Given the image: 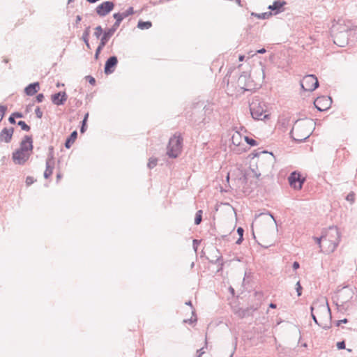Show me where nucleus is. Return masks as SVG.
I'll return each instance as SVG.
<instances>
[{"instance_id": "f257e3e1", "label": "nucleus", "mask_w": 357, "mask_h": 357, "mask_svg": "<svg viewBox=\"0 0 357 357\" xmlns=\"http://www.w3.org/2000/svg\"><path fill=\"white\" fill-rule=\"evenodd\" d=\"M353 29L350 21L342 18L334 20L331 30L334 43L340 47L347 45L349 42V32Z\"/></svg>"}, {"instance_id": "f03ea898", "label": "nucleus", "mask_w": 357, "mask_h": 357, "mask_svg": "<svg viewBox=\"0 0 357 357\" xmlns=\"http://www.w3.org/2000/svg\"><path fill=\"white\" fill-rule=\"evenodd\" d=\"M315 123L312 120L297 121L292 128L290 135L295 141L303 142L312 134V128Z\"/></svg>"}, {"instance_id": "7ed1b4c3", "label": "nucleus", "mask_w": 357, "mask_h": 357, "mask_svg": "<svg viewBox=\"0 0 357 357\" xmlns=\"http://www.w3.org/2000/svg\"><path fill=\"white\" fill-rule=\"evenodd\" d=\"M32 143L31 137H24L20 147L13 153L12 158L15 164L22 165L29 160L33 150Z\"/></svg>"}, {"instance_id": "20e7f679", "label": "nucleus", "mask_w": 357, "mask_h": 357, "mask_svg": "<svg viewBox=\"0 0 357 357\" xmlns=\"http://www.w3.org/2000/svg\"><path fill=\"white\" fill-rule=\"evenodd\" d=\"M340 233L335 226L329 227L323 231L324 248L325 252H333L338 246L340 241Z\"/></svg>"}, {"instance_id": "39448f33", "label": "nucleus", "mask_w": 357, "mask_h": 357, "mask_svg": "<svg viewBox=\"0 0 357 357\" xmlns=\"http://www.w3.org/2000/svg\"><path fill=\"white\" fill-rule=\"evenodd\" d=\"M311 312H314L321 318H328L330 322L332 319L331 309L328 306L327 299L324 297L314 301L310 307Z\"/></svg>"}, {"instance_id": "423d86ee", "label": "nucleus", "mask_w": 357, "mask_h": 357, "mask_svg": "<svg viewBox=\"0 0 357 357\" xmlns=\"http://www.w3.org/2000/svg\"><path fill=\"white\" fill-rule=\"evenodd\" d=\"M273 160V155L271 153H268V151L261 152V155L258 157V161L257 164V169L259 170V172H257L255 171V169H252V171L255 174V177L259 178L261 174V172L264 171L266 168H269L271 167Z\"/></svg>"}, {"instance_id": "0eeeda50", "label": "nucleus", "mask_w": 357, "mask_h": 357, "mask_svg": "<svg viewBox=\"0 0 357 357\" xmlns=\"http://www.w3.org/2000/svg\"><path fill=\"white\" fill-rule=\"evenodd\" d=\"M183 139L180 135H174L169 139L167 154L169 158H176L181 153Z\"/></svg>"}, {"instance_id": "6e6552de", "label": "nucleus", "mask_w": 357, "mask_h": 357, "mask_svg": "<svg viewBox=\"0 0 357 357\" xmlns=\"http://www.w3.org/2000/svg\"><path fill=\"white\" fill-rule=\"evenodd\" d=\"M265 105L259 101V99L252 100L250 104V114L253 119L257 120H262L266 118L267 115L265 114Z\"/></svg>"}, {"instance_id": "1a4fd4ad", "label": "nucleus", "mask_w": 357, "mask_h": 357, "mask_svg": "<svg viewBox=\"0 0 357 357\" xmlns=\"http://www.w3.org/2000/svg\"><path fill=\"white\" fill-rule=\"evenodd\" d=\"M301 85L304 91H313L319 86V82L315 75H307L303 78Z\"/></svg>"}, {"instance_id": "9d476101", "label": "nucleus", "mask_w": 357, "mask_h": 357, "mask_svg": "<svg viewBox=\"0 0 357 357\" xmlns=\"http://www.w3.org/2000/svg\"><path fill=\"white\" fill-rule=\"evenodd\" d=\"M354 295L353 289L349 287H344L340 289L337 295V305H343L350 301Z\"/></svg>"}, {"instance_id": "9b49d317", "label": "nucleus", "mask_w": 357, "mask_h": 357, "mask_svg": "<svg viewBox=\"0 0 357 357\" xmlns=\"http://www.w3.org/2000/svg\"><path fill=\"white\" fill-rule=\"evenodd\" d=\"M315 107L319 111H324L329 109L332 104V98L329 96L318 97L314 102Z\"/></svg>"}, {"instance_id": "f8f14e48", "label": "nucleus", "mask_w": 357, "mask_h": 357, "mask_svg": "<svg viewBox=\"0 0 357 357\" xmlns=\"http://www.w3.org/2000/svg\"><path fill=\"white\" fill-rule=\"evenodd\" d=\"M114 7V4L112 1H107L97 6L96 11L99 16L104 17L109 13L113 10Z\"/></svg>"}, {"instance_id": "ddd939ff", "label": "nucleus", "mask_w": 357, "mask_h": 357, "mask_svg": "<svg viewBox=\"0 0 357 357\" xmlns=\"http://www.w3.org/2000/svg\"><path fill=\"white\" fill-rule=\"evenodd\" d=\"M303 181L304 179H302L301 175L296 172H292L289 177L290 185L296 190L301 189Z\"/></svg>"}, {"instance_id": "4468645a", "label": "nucleus", "mask_w": 357, "mask_h": 357, "mask_svg": "<svg viewBox=\"0 0 357 357\" xmlns=\"http://www.w3.org/2000/svg\"><path fill=\"white\" fill-rule=\"evenodd\" d=\"M118 63V59L116 56H110L107 59L105 64V73L109 75L114 73V68Z\"/></svg>"}, {"instance_id": "2eb2a0df", "label": "nucleus", "mask_w": 357, "mask_h": 357, "mask_svg": "<svg viewBox=\"0 0 357 357\" xmlns=\"http://www.w3.org/2000/svg\"><path fill=\"white\" fill-rule=\"evenodd\" d=\"M120 24L121 23L119 22L116 20V22H114L112 27L106 29L104 31L103 35L100 40L107 43L109 38L114 35L115 31L117 30Z\"/></svg>"}, {"instance_id": "dca6fc26", "label": "nucleus", "mask_w": 357, "mask_h": 357, "mask_svg": "<svg viewBox=\"0 0 357 357\" xmlns=\"http://www.w3.org/2000/svg\"><path fill=\"white\" fill-rule=\"evenodd\" d=\"M14 132L13 128H4L1 132H0V142H5L8 143L10 142L13 135Z\"/></svg>"}, {"instance_id": "f3484780", "label": "nucleus", "mask_w": 357, "mask_h": 357, "mask_svg": "<svg viewBox=\"0 0 357 357\" xmlns=\"http://www.w3.org/2000/svg\"><path fill=\"white\" fill-rule=\"evenodd\" d=\"M52 101L56 105H63L67 100V95L65 92H58L52 95Z\"/></svg>"}, {"instance_id": "a211bd4d", "label": "nucleus", "mask_w": 357, "mask_h": 357, "mask_svg": "<svg viewBox=\"0 0 357 357\" xmlns=\"http://www.w3.org/2000/svg\"><path fill=\"white\" fill-rule=\"evenodd\" d=\"M238 85L239 87L244 90H250L251 84L249 81V77L245 73L241 75L238 79Z\"/></svg>"}, {"instance_id": "6ab92c4d", "label": "nucleus", "mask_w": 357, "mask_h": 357, "mask_svg": "<svg viewBox=\"0 0 357 357\" xmlns=\"http://www.w3.org/2000/svg\"><path fill=\"white\" fill-rule=\"evenodd\" d=\"M54 166V157L50 154L46 160V169L44 172V177L48 178L52 174Z\"/></svg>"}, {"instance_id": "aec40b11", "label": "nucleus", "mask_w": 357, "mask_h": 357, "mask_svg": "<svg viewBox=\"0 0 357 357\" xmlns=\"http://www.w3.org/2000/svg\"><path fill=\"white\" fill-rule=\"evenodd\" d=\"M133 13H134L133 8L130 7L126 11H124L123 13H114L113 15V17L116 20H117L118 22H119L121 23L124 18L132 15Z\"/></svg>"}, {"instance_id": "412c9836", "label": "nucleus", "mask_w": 357, "mask_h": 357, "mask_svg": "<svg viewBox=\"0 0 357 357\" xmlns=\"http://www.w3.org/2000/svg\"><path fill=\"white\" fill-rule=\"evenodd\" d=\"M40 89V84L38 82H34L29 84L24 89V93L27 96H33L36 94L38 90Z\"/></svg>"}, {"instance_id": "4be33fe9", "label": "nucleus", "mask_w": 357, "mask_h": 357, "mask_svg": "<svg viewBox=\"0 0 357 357\" xmlns=\"http://www.w3.org/2000/svg\"><path fill=\"white\" fill-rule=\"evenodd\" d=\"M285 4L286 2L284 1H275L272 5L268 6V9L275 11V14H277L281 11V8Z\"/></svg>"}, {"instance_id": "5701e85b", "label": "nucleus", "mask_w": 357, "mask_h": 357, "mask_svg": "<svg viewBox=\"0 0 357 357\" xmlns=\"http://www.w3.org/2000/svg\"><path fill=\"white\" fill-rule=\"evenodd\" d=\"M77 137V132L76 130L73 131L69 137L66 139L65 142V146L67 149H70L72 144L75 142Z\"/></svg>"}, {"instance_id": "b1692460", "label": "nucleus", "mask_w": 357, "mask_h": 357, "mask_svg": "<svg viewBox=\"0 0 357 357\" xmlns=\"http://www.w3.org/2000/svg\"><path fill=\"white\" fill-rule=\"evenodd\" d=\"M151 26H152V23L150 21L144 22V21L139 20L137 24V27L142 30L149 29Z\"/></svg>"}, {"instance_id": "393cba45", "label": "nucleus", "mask_w": 357, "mask_h": 357, "mask_svg": "<svg viewBox=\"0 0 357 357\" xmlns=\"http://www.w3.org/2000/svg\"><path fill=\"white\" fill-rule=\"evenodd\" d=\"M235 313L241 318H243L251 315V313L250 312V308L239 309L238 310L235 312Z\"/></svg>"}, {"instance_id": "a878e982", "label": "nucleus", "mask_w": 357, "mask_h": 357, "mask_svg": "<svg viewBox=\"0 0 357 357\" xmlns=\"http://www.w3.org/2000/svg\"><path fill=\"white\" fill-rule=\"evenodd\" d=\"M106 44H107L106 43H105L100 40V44L96 50V53H95V59H98V56H99L101 50L103 49V47L105 46Z\"/></svg>"}, {"instance_id": "bb28decb", "label": "nucleus", "mask_w": 357, "mask_h": 357, "mask_svg": "<svg viewBox=\"0 0 357 357\" xmlns=\"http://www.w3.org/2000/svg\"><path fill=\"white\" fill-rule=\"evenodd\" d=\"M202 220V211L199 210L196 213L195 218V224L198 225L200 224Z\"/></svg>"}, {"instance_id": "cd10ccee", "label": "nucleus", "mask_w": 357, "mask_h": 357, "mask_svg": "<svg viewBox=\"0 0 357 357\" xmlns=\"http://www.w3.org/2000/svg\"><path fill=\"white\" fill-rule=\"evenodd\" d=\"M90 33V26H88L84 30L83 34H82V40H84V43H87V40H89V36Z\"/></svg>"}, {"instance_id": "c85d7f7f", "label": "nucleus", "mask_w": 357, "mask_h": 357, "mask_svg": "<svg viewBox=\"0 0 357 357\" xmlns=\"http://www.w3.org/2000/svg\"><path fill=\"white\" fill-rule=\"evenodd\" d=\"M260 67L258 69L259 74L261 75V79L263 81L265 78V67L262 63H259Z\"/></svg>"}, {"instance_id": "c756f323", "label": "nucleus", "mask_w": 357, "mask_h": 357, "mask_svg": "<svg viewBox=\"0 0 357 357\" xmlns=\"http://www.w3.org/2000/svg\"><path fill=\"white\" fill-rule=\"evenodd\" d=\"M17 125L20 126L21 129L24 131H29L30 126H29L24 121H19L17 122Z\"/></svg>"}, {"instance_id": "7c9ffc66", "label": "nucleus", "mask_w": 357, "mask_h": 357, "mask_svg": "<svg viewBox=\"0 0 357 357\" xmlns=\"http://www.w3.org/2000/svg\"><path fill=\"white\" fill-rule=\"evenodd\" d=\"M158 160L156 158H151L149 160L147 166L149 169H153L157 165Z\"/></svg>"}, {"instance_id": "2f4dec72", "label": "nucleus", "mask_w": 357, "mask_h": 357, "mask_svg": "<svg viewBox=\"0 0 357 357\" xmlns=\"http://www.w3.org/2000/svg\"><path fill=\"white\" fill-rule=\"evenodd\" d=\"M252 15H255L259 19H266L269 16L271 15V13H261V14H255V13H252Z\"/></svg>"}, {"instance_id": "473e14b6", "label": "nucleus", "mask_w": 357, "mask_h": 357, "mask_svg": "<svg viewBox=\"0 0 357 357\" xmlns=\"http://www.w3.org/2000/svg\"><path fill=\"white\" fill-rule=\"evenodd\" d=\"M104 33L103 31H102V29L100 26H98L96 27L95 29V32H94V36L98 38L101 35L102 33Z\"/></svg>"}, {"instance_id": "72a5a7b5", "label": "nucleus", "mask_w": 357, "mask_h": 357, "mask_svg": "<svg viewBox=\"0 0 357 357\" xmlns=\"http://www.w3.org/2000/svg\"><path fill=\"white\" fill-rule=\"evenodd\" d=\"M6 110H7L6 106L0 105V122L2 121Z\"/></svg>"}, {"instance_id": "f704fd0d", "label": "nucleus", "mask_w": 357, "mask_h": 357, "mask_svg": "<svg viewBox=\"0 0 357 357\" xmlns=\"http://www.w3.org/2000/svg\"><path fill=\"white\" fill-rule=\"evenodd\" d=\"M245 139L246 142L250 146L257 145V142L252 138H250L248 137H245Z\"/></svg>"}, {"instance_id": "c9c22d12", "label": "nucleus", "mask_w": 357, "mask_h": 357, "mask_svg": "<svg viewBox=\"0 0 357 357\" xmlns=\"http://www.w3.org/2000/svg\"><path fill=\"white\" fill-rule=\"evenodd\" d=\"M314 239L316 241V243L319 245V246L321 248V243L324 244L323 234L321 235V237H314Z\"/></svg>"}, {"instance_id": "e433bc0d", "label": "nucleus", "mask_w": 357, "mask_h": 357, "mask_svg": "<svg viewBox=\"0 0 357 357\" xmlns=\"http://www.w3.org/2000/svg\"><path fill=\"white\" fill-rule=\"evenodd\" d=\"M35 114L38 119H41L43 116V112L40 110L39 107H37L35 109Z\"/></svg>"}, {"instance_id": "4c0bfd02", "label": "nucleus", "mask_w": 357, "mask_h": 357, "mask_svg": "<svg viewBox=\"0 0 357 357\" xmlns=\"http://www.w3.org/2000/svg\"><path fill=\"white\" fill-rule=\"evenodd\" d=\"M296 286V291H297V294H298V296H300L301 295L302 287H301L299 281L297 282Z\"/></svg>"}, {"instance_id": "58836bf2", "label": "nucleus", "mask_w": 357, "mask_h": 357, "mask_svg": "<svg viewBox=\"0 0 357 357\" xmlns=\"http://www.w3.org/2000/svg\"><path fill=\"white\" fill-rule=\"evenodd\" d=\"M346 199L347 201L351 202V203L354 202V194L353 192L349 193Z\"/></svg>"}, {"instance_id": "ea45409f", "label": "nucleus", "mask_w": 357, "mask_h": 357, "mask_svg": "<svg viewBox=\"0 0 357 357\" xmlns=\"http://www.w3.org/2000/svg\"><path fill=\"white\" fill-rule=\"evenodd\" d=\"M337 347L338 349H345V342L344 341L338 342L337 343Z\"/></svg>"}, {"instance_id": "a19ab883", "label": "nucleus", "mask_w": 357, "mask_h": 357, "mask_svg": "<svg viewBox=\"0 0 357 357\" xmlns=\"http://www.w3.org/2000/svg\"><path fill=\"white\" fill-rule=\"evenodd\" d=\"M34 182V179L33 177L31 176H27L26 178V184L27 185H31L32 183H33Z\"/></svg>"}, {"instance_id": "79ce46f5", "label": "nucleus", "mask_w": 357, "mask_h": 357, "mask_svg": "<svg viewBox=\"0 0 357 357\" xmlns=\"http://www.w3.org/2000/svg\"><path fill=\"white\" fill-rule=\"evenodd\" d=\"M86 130V122L85 121H82V126H81V128H80V132L81 133H84Z\"/></svg>"}, {"instance_id": "37998d69", "label": "nucleus", "mask_w": 357, "mask_h": 357, "mask_svg": "<svg viewBox=\"0 0 357 357\" xmlns=\"http://www.w3.org/2000/svg\"><path fill=\"white\" fill-rule=\"evenodd\" d=\"M44 100V95L43 93H39L36 96V101L38 102H41Z\"/></svg>"}, {"instance_id": "c03bdc74", "label": "nucleus", "mask_w": 357, "mask_h": 357, "mask_svg": "<svg viewBox=\"0 0 357 357\" xmlns=\"http://www.w3.org/2000/svg\"><path fill=\"white\" fill-rule=\"evenodd\" d=\"M86 78L89 80V82L91 85H94L96 84V79L91 76H86Z\"/></svg>"}, {"instance_id": "a18cd8bd", "label": "nucleus", "mask_w": 357, "mask_h": 357, "mask_svg": "<svg viewBox=\"0 0 357 357\" xmlns=\"http://www.w3.org/2000/svg\"><path fill=\"white\" fill-rule=\"evenodd\" d=\"M348 322L347 319H344L341 320H338L336 321V326H340L342 324H347Z\"/></svg>"}, {"instance_id": "49530a36", "label": "nucleus", "mask_w": 357, "mask_h": 357, "mask_svg": "<svg viewBox=\"0 0 357 357\" xmlns=\"http://www.w3.org/2000/svg\"><path fill=\"white\" fill-rule=\"evenodd\" d=\"M199 243V241L198 240H196V239L193 240V248L195 252L197 251V246H198Z\"/></svg>"}, {"instance_id": "de8ad7c7", "label": "nucleus", "mask_w": 357, "mask_h": 357, "mask_svg": "<svg viewBox=\"0 0 357 357\" xmlns=\"http://www.w3.org/2000/svg\"><path fill=\"white\" fill-rule=\"evenodd\" d=\"M311 316H312V319L314 320V323H315L316 324H317V325H319V326L320 324H319V322H318V321H317V317H316V315H315L314 312H311Z\"/></svg>"}, {"instance_id": "09e8293b", "label": "nucleus", "mask_w": 357, "mask_h": 357, "mask_svg": "<svg viewBox=\"0 0 357 357\" xmlns=\"http://www.w3.org/2000/svg\"><path fill=\"white\" fill-rule=\"evenodd\" d=\"M8 121L11 123V124H15L16 123L15 121V116H13V114L10 116V117L8 118Z\"/></svg>"}, {"instance_id": "8fccbe9b", "label": "nucleus", "mask_w": 357, "mask_h": 357, "mask_svg": "<svg viewBox=\"0 0 357 357\" xmlns=\"http://www.w3.org/2000/svg\"><path fill=\"white\" fill-rule=\"evenodd\" d=\"M243 232H244V230H243V229L242 227H238L237 229V233L239 235V236L243 237Z\"/></svg>"}, {"instance_id": "3c124183", "label": "nucleus", "mask_w": 357, "mask_h": 357, "mask_svg": "<svg viewBox=\"0 0 357 357\" xmlns=\"http://www.w3.org/2000/svg\"><path fill=\"white\" fill-rule=\"evenodd\" d=\"M13 116H15V118H22L23 115L20 112H14L13 113Z\"/></svg>"}, {"instance_id": "603ef678", "label": "nucleus", "mask_w": 357, "mask_h": 357, "mask_svg": "<svg viewBox=\"0 0 357 357\" xmlns=\"http://www.w3.org/2000/svg\"><path fill=\"white\" fill-rule=\"evenodd\" d=\"M248 308H250V312L251 313V314H252V312L257 310L258 309V306L256 305H252V306H250Z\"/></svg>"}, {"instance_id": "864d4df0", "label": "nucleus", "mask_w": 357, "mask_h": 357, "mask_svg": "<svg viewBox=\"0 0 357 357\" xmlns=\"http://www.w3.org/2000/svg\"><path fill=\"white\" fill-rule=\"evenodd\" d=\"M292 267L294 270H296L300 267V264L298 261H294L293 263Z\"/></svg>"}, {"instance_id": "5fc2aeb1", "label": "nucleus", "mask_w": 357, "mask_h": 357, "mask_svg": "<svg viewBox=\"0 0 357 357\" xmlns=\"http://www.w3.org/2000/svg\"><path fill=\"white\" fill-rule=\"evenodd\" d=\"M183 321H184L185 323L192 324V323H193V322L196 321V319H192L191 318V319H185Z\"/></svg>"}, {"instance_id": "6e6d98bb", "label": "nucleus", "mask_w": 357, "mask_h": 357, "mask_svg": "<svg viewBox=\"0 0 357 357\" xmlns=\"http://www.w3.org/2000/svg\"><path fill=\"white\" fill-rule=\"evenodd\" d=\"M82 20V17L80 15H77L76 20H75V25L79 23V22Z\"/></svg>"}, {"instance_id": "4d7b16f0", "label": "nucleus", "mask_w": 357, "mask_h": 357, "mask_svg": "<svg viewBox=\"0 0 357 357\" xmlns=\"http://www.w3.org/2000/svg\"><path fill=\"white\" fill-rule=\"evenodd\" d=\"M243 240V237L239 236L238 239L236 241V243L240 245Z\"/></svg>"}, {"instance_id": "13d9d810", "label": "nucleus", "mask_w": 357, "mask_h": 357, "mask_svg": "<svg viewBox=\"0 0 357 357\" xmlns=\"http://www.w3.org/2000/svg\"><path fill=\"white\" fill-rule=\"evenodd\" d=\"M265 52H266V50L264 48L260 49L257 51V53H259V54H264Z\"/></svg>"}, {"instance_id": "bf43d9fd", "label": "nucleus", "mask_w": 357, "mask_h": 357, "mask_svg": "<svg viewBox=\"0 0 357 357\" xmlns=\"http://www.w3.org/2000/svg\"><path fill=\"white\" fill-rule=\"evenodd\" d=\"M88 117H89V113H86V114L84 115V119H83L82 121L87 122Z\"/></svg>"}, {"instance_id": "052dcab7", "label": "nucleus", "mask_w": 357, "mask_h": 357, "mask_svg": "<svg viewBox=\"0 0 357 357\" xmlns=\"http://www.w3.org/2000/svg\"><path fill=\"white\" fill-rule=\"evenodd\" d=\"M203 349H203V348H202V349H200L197 350V352L199 353V354L202 355L203 354H204V351H203Z\"/></svg>"}, {"instance_id": "680f3d73", "label": "nucleus", "mask_w": 357, "mask_h": 357, "mask_svg": "<svg viewBox=\"0 0 357 357\" xmlns=\"http://www.w3.org/2000/svg\"><path fill=\"white\" fill-rule=\"evenodd\" d=\"M245 56L243 55H240L238 59L240 61H243L244 60Z\"/></svg>"}, {"instance_id": "e2e57ef3", "label": "nucleus", "mask_w": 357, "mask_h": 357, "mask_svg": "<svg viewBox=\"0 0 357 357\" xmlns=\"http://www.w3.org/2000/svg\"><path fill=\"white\" fill-rule=\"evenodd\" d=\"M236 342H235V345H234V351L231 352V354L229 355V357H232L233 356V354L234 353V351L236 349Z\"/></svg>"}, {"instance_id": "0e129e2a", "label": "nucleus", "mask_w": 357, "mask_h": 357, "mask_svg": "<svg viewBox=\"0 0 357 357\" xmlns=\"http://www.w3.org/2000/svg\"><path fill=\"white\" fill-rule=\"evenodd\" d=\"M269 307H270L271 308H276V305H275V304H274V303H271L269 305Z\"/></svg>"}, {"instance_id": "69168bd1", "label": "nucleus", "mask_w": 357, "mask_h": 357, "mask_svg": "<svg viewBox=\"0 0 357 357\" xmlns=\"http://www.w3.org/2000/svg\"><path fill=\"white\" fill-rule=\"evenodd\" d=\"M322 328L324 329H328L331 328V325H325V326H323Z\"/></svg>"}, {"instance_id": "338daca9", "label": "nucleus", "mask_w": 357, "mask_h": 357, "mask_svg": "<svg viewBox=\"0 0 357 357\" xmlns=\"http://www.w3.org/2000/svg\"><path fill=\"white\" fill-rule=\"evenodd\" d=\"M185 305H190V306H192V303H191V301H187V302L185 303Z\"/></svg>"}, {"instance_id": "774afa93", "label": "nucleus", "mask_w": 357, "mask_h": 357, "mask_svg": "<svg viewBox=\"0 0 357 357\" xmlns=\"http://www.w3.org/2000/svg\"><path fill=\"white\" fill-rule=\"evenodd\" d=\"M61 174H58L56 176L57 181H59L61 178Z\"/></svg>"}]
</instances>
